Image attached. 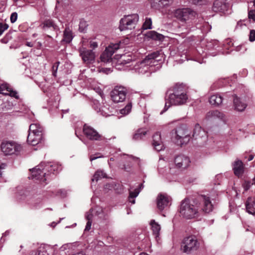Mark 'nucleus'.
<instances>
[{"instance_id": "obj_1", "label": "nucleus", "mask_w": 255, "mask_h": 255, "mask_svg": "<svg viewBox=\"0 0 255 255\" xmlns=\"http://www.w3.org/2000/svg\"><path fill=\"white\" fill-rule=\"evenodd\" d=\"M213 210L210 198L206 195L199 196L195 200L185 199L181 203L180 213L186 219L198 217L201 213H209Z\"/></svg>"}, {"instance_id": "obj_2", "label": "nucleus", "mask_w": 255, "mask_h": 255, "mask_svg": "<svg viewBox=\"0 0 255 255\" xmlns=\"http://www.w3.org/2000/svg\"><path fill=\"white\" fill-rule=\"evenodd\" d=\"M188 100L186 86L183 84H176L173 88V92L169 95L164 107L166 111L171 105L180 106L186 104Z\"/></svg>"}, {"instance_id": "obj_3", "label": "nucleus", "mask_w": 255, "mask_h": 255, "mask_svg": "<svg viewBox=\"0 0 255 255\" xmlns=\"http://www.w3.org/2000/svg\"><path fill=\"white\" fill-rule=\"evenodd\" d=\"M157 56L155 53L149 54L143 60L134 65L133 69L139 74H150L154 71V66L158 64V60L156 59Z\"/></svg>"}, {"instance_id": "obj_4", "label": "nucleus", "mask_w": 255, "mask_h": 255, "mask_svg": "<svg viewBox=\"0 0 255 255\" xmlns=\"http://www.w3.org/2000/svg\"><path fill=\"white\" fill-rule=\"evenodd\" d=\"M44 128L38 122L29 126L27 141L29 144L34 146L40 142L43 139Z\"/></svg>"}, {"instance_id": "obj_5", "label": "nucleus", "mask_w": 255, "mask_h": 255, "mask_svg": "<svg viewBox=\"0 0 255 255\" xmlns=\"http://www.w3.org/2000/svg\"><path fill=\"white\" fill-rule=\"evenodd\" d=\"M139 20L137 14H132L124 16L120 21L119 29L121 31L134 29Z\"/></svg>"}, {"instance_id": "obj_6", "label": "nucleus", "mask_w": 255, "mask_h": 255, "mask_svg": "<svg viewBox=\"0 0 255 255\" xmlns=\"http://www.w3.org/2000/svg\"><path fill=\"white\" fill-rule=\"evenodd\" d=\"M196 15V12L190 8H177L173 12V16L182 22H187L193 19Z\"/></svg>"}, {"instance_id": "obj_7", "label": "nucleus", "mask_w": 255, "mask_h": 255, "mask_svg": "<svg viewBox=\"0 0 255 255\" xmlns=\"http://www.w3.org/2000/svg\"><path fill=\"white\" fill-rule=\"evenodd\" d=\"M31 172V178L32 179L39 180L42 184H46L48 173H47L45 163H41L39 165L30 170Z\"/></svg>"}, {"instance_id": "obj_8", "label": "nucleus", "mask_w": 255, "mask_h": 255, "mask_svg": "<svg viewBox=\"0 0 255 255\" xmlns=\"http://www.w3.org/2000/svg\"><path fill=\"white\" fill-rule=\"evenodd\" d=\"M93 104V108L95 111L99 115L104 117L110 116L114 115L115 113V109L114 108L106 102H103L101 104L98 100H94Z\"/></svg>"}, {"instance_id": "obj_9", "label": "nucleus", "mask_w": 255, "mask_h": 255, "mask_svg": "<svg viewBox=\"0 0 255 255\" xmlns=\"http://www.w3.org/2000/svg\"><path fill=\"white\" fill-rule=\"evenodd\" d=\"M199 247V243L196 237L190 236L185 238L181 244V250L186 254L196 251Z\"/></svg>"}, {"instance_id": "obj_10", "label": "nucleus", "mask_w": 255, "mask_h": 255, "mask_svg": "<svg viewBox=\"0 0 255 255\" xmlns=\"http://www.w3.org/2000/svg\"><path fill=\"white\" fill-rule=\"evenodd\" d=\"M0 147L5 155L16 154L22 149L21 146L14 141H4L1 143Z\"/></svg>"}, {"instance_id": "obj_11", "label": "nucleus", "mask_w": 255, "mask_h": 255, "mask_svg": "<svg viewBox=\"0 0 255 255\" xmlns=\"http://www.w3.org/2000/svg\"><path fill=\"white\" fill-rule=\"evenodd\" d=\"M127 94V89L123 86H116L111 93L112 100L116 103L125 101Z\"/></svg>"}, {"instance_id": "obj_12", "label": "nucleus", "mask_w": 255, "mask_h": 255, "mask_svg": "<svg viewBox=\"0 0 255 255\" xmlns=\"http://www.w3.org/2000/svg\"><path fill=\"white\" fill-rule=\"evenodd\" d=\"M176 138L180 140V144L188 142L190 139V132L186 125H181L176 128Z\"/></svg>"}, {"instance_id": "obj_13", "label": "nucleus", "mask_w": 255, "mask_h": 255, "mask_svg": "<svg viewBox=\"0 0 255 255\" xmlns=\"http://www.w3.org/2000/svg\"><path fill=\"white\" fill-rule=\"evenodd\" d=\"M206 118L208 121L215 123L220 122L225 123L227 120L226 115L218 110L209 111L206 114Z\"/></svg>"}, {"instance_id": "obj_14", "label": "nucleus", "mask_w": 255, "mask_h": 255, "mask_svg": "<svg viewBox=\"0 0 255 255\" xmlns=\"http://www.w3.org/2000/svg\"><path fill=\"white\" fill-rule=\"evenodd\" d=\"M230 5L227 0H216L213 5L212 10L221 14L228 13Z\"/></svg>"}, {"instance_id": "obj_15", "label": "nucleus", "mask_w": 255, "mask_h": 255, "mask_svg": "<svg viewBox=\"0 0 255 255\" xmlns=\"http://www.w3.org/2000/svg\"><path fill=\"white\" fill-rule=\"evenodd\" d=\"M67 250H68L69 255H85L78 243L66 244L63 245L60 248V250L62 251Z\"/></svg>"}, {"instance_id": "obj_16", "label": "nucleus", "mask_w": 255, "mask_h": 255, "mask_svg": "<svg viewBox=\"0 0 255 255\" xmlns=\"http://www.w3.org/2000/svg\"><path fill=\"white\" fill-rule=\"evenodd\" d=\"M79 51L80 56L85 64H92L95 62V54L92 50L87 49L82 46L79 48Z\"/></svg>"}, {"instance_id": "obj_17", "label": "nucleus", "mask_w": 255, "mask_h": 255, "mask_svg": "<svg viewBox=\"0 0 255 255\" xmlns=\"http://www.w3.org/2000/svg\"><path fill=\"white\" fill-rule=\"evenodd\" d=\"M192 136L195 139L198 140L201 144L205 143L208 138L207 132L199 124L195 125Z\"/></svg>"}, {"instance_id": "obj_18", "label": "nucleus", "mask_w": 255, "mask_h": 255, "mask_svg": "<svg viewBox=\"0 0 255 255\" xmlns=\"http://www.w3.org/2000/svg\"><path fill=\"white\" fill-rule=\"evenodd\" d=\"M120 48L119 43L111 44L106 47L104 52L101 55V60L104 62H109L115 51Z\"/></svg>"}, {"instance_id": "obj_19", "label": "nucleus", "mask_w": 255, "mask_h": 255, "mask_svg": "<svg viewBox=\"0 0 255 255\" xmlns=\"http://www.w3.org/2000/svg\"><path fill=\"white\" fill-rule=\"evenodd\" d=\"M83 132L86 137L91 140H100L102 136L97 130L92 127L85 125L83 127Z\"/></svg>"}, {"instance_id": "obj_20", "label": "nucleus", "mask_w": 255, "mask_h": 255, "mask_svg": "<svg viewBox=\"0 0 255 255\" xmlns=\"http://www.w3.org/2000/svg\"><path fill=\"white\" fill-rule=\"evenodd\" d=\"M189 158L183 154L176 156L174 159V164L178 169L183 170L189 166L190 163Z\"/></svg>"}, {"instance_id": "obj_21", "label": "nucleus", "mask_w": 255, "mask_h": 255, "mask_svg": "<svg viewBox=\"0 0 255 255\" xmlns=\"http://www.w3.org/2000/svg\"><path fill=\"white\" fill-rule=\"evenodd\" d=\"M171 199L165 194H159L157 198V208L160 211L163 210L170 204Z\"/></svg>"}, {"instance_id": "obj_22", "label": "nucleus", "mask_w": 255, "mask_h": 255, "mask_svg": "<svg viewBox=\"0 0 255 255\" xmlns=\"http://www.w3.org/2000/svg\"><path fill=\"white\" fill-rule=\"evenodd\" d=\"M0 93L5 95H9L16 99L18 98L17 92L13 91L7 84H2L0 86Z\"/></svg>"}, {"instance_id": "obj_23", "label": "nucleus", "mask_w": 255, "mask_h": 255, "mask_svg": "<svg viewBox=\"0 0 255 255\" xmlns=\"http://www.w3.org/2000/svg\"><path fill=\"white\" fill-rule=\"evenodd\" d=\"M152 138V145L154 149L157 151L163 150L164 145L161 140L160 134L158 132L156 133L153 135Z\"/></svg>"}, {"instance_id": "obj_24", "label": "nucleus", "mask_w": 255, "mask_h": 255, "mask_svg": "<svg viewBox=\"0 0 255 255\" xmlns=\"http://www.w3.org/2000/svg\"><path fill=\"white\" fill-rule=\"evenodd\" d=\"M233 169L234 174L238 177L242 176L244 172V165L243 162L239 159L236 160L233 163Z\"/></svg>"}, {"instance_id": "obj_25", "label": "nucleus", "mask_w": 255, "mask_h": 255, "mask_svg": "<svg viewBox=\"0 0 255 255\" xmlns=\"http://www.w3.org/2000/svg\"><path fill=\"white\" fill-rule=\"evenodd\" d=\"M153 7H165L171 5L174 0H148Z\"/></svg>"}, {"instance_id": "obj_26", "label": "nucleus", "mask_w": 255, "mask_h": 255, "mask_svg": "<svg viewBox=\"0 0 255 255\" xmlns=\"http://www.w3.org/2000/svg\"><path fill=\"white\" fill-rule=\"evenodd\" d=\"M247 211L250 214H255V198L249 197L246 203Z\"/></svg>"}, {"instance_id": "obj_27", "label": "nucleus", "mask_w": 255, "mask_h": 255, "mask_svg": "<svg viewBox=\"0 0 255 255\" xmlns=\"http://www.w3.org/2000/svg\"><path fill=\"white\" fill-rule=\"evenodd\" d=\"M150 225L151 226L153 235L157 241L159 239L160 231L161 230L160 225L155 221L154 220H151L150 222Z\"/></svg>"}, {"instance_id": "obj_28", "label": "nucleus", "mask_w": 255, "mask_h": 255, "mask_svg": "<svg viewBox=\"0 0 255 255\" xmlns=\"http://www.w3.org/2000/svg\"><path fill=\"white\" fill-rule=\"evenodd\" d=\"M118 64L127 65L126 67H128L133 65L131 56L129 55H123L121 56V58L118 61Z\"/></svg>"}, {"instance_id": "obj_29", "label": "nucleus", "mask_w": 255, "mask_h": 255, "mask_svg": "<svg viewBox=\"0 0 255 255\" xmlns=\"http://www.w3.org/2000/svg\"><path fill=\"white\" fill-rule=\"evenodd\" d=\"M45 166L48 175L51 173L54 174V172H57L61 169V166L56 163H45Z\"/></svg>"}, {"instance_id": "obj_30", "label": "nucleus", "mask_w": 255, "mask_h": 255, "mask_svg": "<svg viewBox=\"0 0 255 255\" xmlns=\"http://www.w3.org/2000/svg\"><path fill=\"white\" fill-rule=\"evenodd\" d=\"M40 26L44 30H47L48 29H52L53 30L58 29V26L54 23L51 19H48L45 20L41 25Z\"/></svg>"}, {"instance_id": "obj_31", "label": "nucleus", "mask_w": 255, "mask_h": 255, "mask_svg": "<svg viewBox=\"0 0 255 255\" xmlns=\"http://www.w3.org/2000/svg\"><path fill=\"white\" fill-rule=\"evenodd\" d=\"M234 105L235 109L240 112L244 111L247 107V104L237 97L234 98Z\"/></svg>"}, {"instance_id": "obj_32", "label": "nucleus", "mask_w": 255, "mask_h": 255, "mask_svg": "<svg viewBox=\"0 0 255 255\" xmlns=\"http://www.w3.org/2000/svg\"><path fill=\"white\" fill-rule=\"evenodd\" d=\"M209 101L211 105L219 106L223 102V97L220 95H213L210 97Z\"/></svg>"}, {"instance_id": "obj_33", "label": "nucleus", "mask_w": 255, "mask_h": 255, "mask_svg": "<svg viewBox=\"0 0 255 255\" xmlns=\"http://www.w3.org/2000/svg\"><path fill=\"white\" fill-rule=\"evenodd\" d=\"M73 38V35L72 30L67 27L64 31L63 38L62 40L66 43H70Z\"/></svg>"}, {"instance_id": "obj_34", "label": "nucleus", "mask_w": 255, "mask_h": 255, "mask_svg": "<svg viewBox=\"0 0 255 255\" xmlns=\"http://www.w3.org/2000/svg\"><path fill=\"white\" fill-rule=\"evenodd\" d=\"M147 130L145 128H139L137 129L133 135V139L135 140L142 139L147 134Z\"/></svg>"}, {"instance_id": "obj_35", "label": "nucleus", "mask_w": 255, "mask_h": 255, "mask_svg": "<svg viewBox=\"0 0 255 255\" xmlns=\"http://www.w3.org/2000/svg\"><path fill=\"white\" fill-rule=\"evenodd\" d=\"M147 36L148 37L152 39L159 41L163 40L164 37L162 34H159L155 31H150L148 32L147 34Z\"/></svg>"}, {"instance_id": "obj_36", "label": "nucleus", "mask_w": 255, "mask_h": 255, "mask_svg": "<svg viewBox=\"0 0 255 255\" xmlns=\"http://www.w3.org/2000/svg\"><path fill=\"white\" fill-rule=\"evenodd\" d=\"M106 174L102 170H98L94 174L92 181H97L100 179L105 177Z\"/></svg>"}, {"instance_id": "obj_37", "label": "nucleus", "mask_w": 255, "mask_h": 255, "mask_svg": "<svg viewBox=\"0 0 255 255\" xmlns=\"http://www.w3.org/2000/svg\"><path fill=\"white\" fill-rule=\"evenodd\" d=\"M143 188V185L140 184L139 185V188L135 189L134 191L129 192V198H134L136 197L141 189Z\"/></svg>"}, {"instance_id": "obj_38", "label": "nucleus", "mask_w": 255, "mask_h": 255, "mask_svg": "<svg viewBox=\"0 0 255 255\" xmlns=\"http://www.w3.org/2000/svg\"><path fill=\"white\" fill-rule=\"evenodd\" d=\"M131 107V104L130 103H128L124 108L121 109L120 111V112L122 115L124 116L127 115L130 112Z\"/></svg>"}, {"instance_id": "obj_39", "label": "nucleus", "mask_w": 255, "mask_h": 255, "mask_svg": "<svg viewBox=\"0 0 255 255\" xmlns=\"http://www.w3.org/2000/svg\"><path fill=\"white\" fill-rule=\"evenodd\" d=\"M142 28L143 29H148L152 28V21L150 18L146 17L142 25Z\"/></svg>"}, {"instance_id": "obj_40", "label": "nucleus", "mask_w": 255, "mask_h": 255, "mask_svg": "<svg viewBox=\"0 0 255 255\" xmlns=\"http://www.w3.org/2000/svg\"><path fill=\"white\" fill-rule=\"evenodd\" d=\"M248 17L250 20L255 21V8L254 9L249 10Z\"/></svg>"}, {"instance_id": "obj_41", "label": "nucleus", "mask_w": 255, "mask_h": 255, "mask_svg": "<svg viewBox=\"0 0 255 255\" xmlns=\"http://www.w3.org/2000/svg\"><path fill=\"white\" fill-rule=\"evenodd\" d=\"M125 158L127 160V161L129 162H137L139 160L138 158L133 157L131 155H127Z\"/></svg>"}, {"instance_id": "obj_42", "label": "nucleus", "mask_w": 255, "mask_h": 255, "mask_svg": "<svg viewBox=\"0 0 255 255\" xmlns=\"http://www.w3.org/2000/svg\"><path fill=\"white\" fill-rule=\"evenodd\" d=\"M249 40L251 42L255 41V30L252 29L250 30L249 34Z\"/></svg>"}, {"instance_id": "obj_43", "label": "nucleus", "mask_w": 255, "mask_h": 255, "mask_svg": "<svg viewBox=\"0 0 255 255\" xmlns=\"http://www.w3.org/2000/svg\"><path fill=\"white\" fill-rule=\"evenodd\" d=\"M93 210L92 209H90L89 211L86 213V218L87 221H92L93 214L92 212Z\"/></svg>"}, {"instance_id": "obj_44", "label": "nucleus", "mask_w": 255, "mask_h": 255, "mask_svg": "<svg viewBox=\"0 0 255 255\" xmlns=\"http://www.w3.org/2000/svg\"><path fill=\"white\" fill-rule=\"evenodd\" d=\"M59 64H60L59 62H57L53 65L52 73H53V75L54 76H56V74L57 71Z\"/></svg>"}, {"instance_id": "obj_45", "label": "nucleus", "mask_w": 255, "mask_h": 255, "mask_svg": "<svg viewBox=\"0 0 255 255\" xmlns=\"http://www.w3.org/2000/svg\"><path fill=\"white\" fill-rule=\"evenodd\" d=\"M86 22L84 20H81L79 23V29L81 32L84 31L86 27Z\"/></svg>"}, {"instance_id": "obj_46", "label": "nucleus", "mask_w": 255, "mask_h": 255, "mask_svg": "<svg viewBox=\"0 0 255 255\" xmlns=\"http://www.w3.org/2000/svg\"><path fill=\"white\" fill-rule=\"evenodd\" d=\"M10 19L11 23H14L17 19V13L16 12H12L11 14Z\"/></svg>"}, {"instance_id": "obj_47", "label": "nucleus", "mask_w": 255, "mask_h": 255, "mask_svg": "<svg viewBox=\"0 0 255 255\" xmlns=\"http://www.w3.org/2000/svg\"><path fill=\"white\" fill-rule=\"evenodd\" d=\"M8 25L6 24L0 23V36L2 34L3 31L7 29Z\"/></svg>"}, {"instance_id": "obj_48", "label": "nucleus", "mask_w": 255, "mask_h": 255, "mask_svg": "<svg viewBox=\"0 0 255 255\" xmlns=\"http://www.w3.org/2000/svg\"><path fill=\"white\" fill-rule=\"evenodd\" d=\"M254 183V182L253 183H251V182H250V181H246V182H245V183L244 184V188L247 190L249 189L250 188L251 186L252 185H253Z\"/></svg>"}, {"instance_id": "obj_49", "label": "nucleus", "mask_w": 255, "mask_h": 255, "mask_svg": "<svg viewBox=\"0 0 255 255\" xmlns=\"http://www.w3.org/2000/svg\"><path fill=\"white\" fill-rule=\"evenodd\" d=\"M204 0H189V1L195 4H201Z\"/></svg>"}, {"instance_id": "obj_50", "label": "nucleus", "mask_w": 255, "mask_h": 255, "mask_svg": "<svg viewBox=\"0 0 255 255\" xmlns=\"http://www.w3.org/2000/svg\"><path fill=\"white\" fill-rule=\"evenodd\" d=\"M4 105H5V106L4 107L6 110L11 109L12 107L13 106V104L9 102H7V103H5Z\"/></svg>"}, {"instance_id": "obj_51", "label": "nucleus", "mask_w": 255, "mask_h": 255, "mask_svg": "<svg viewBox=\"0 0 255 255\" xmlns=\"http://www.w3.org/2000/svg\"><path fill=\"white\" fill-rule=\"evenodd\" d=\"M102 156L100 155V153H97L95 155H92L90 156V160L92 161L94 160H95L98 158L102 157Z\"/></svg>"}, {"instance_id": "obj_52", "label": "nucleus", "mask_w": 255, "mask_h": 255, "mask_svg": "<svg viewBox=\"0 0 255 255\" xmlns=\"http://www.w3.org/2000/svg\"><path fill=\"white\" fill-rule=\"evenodd\" d=\"M90 44V48H91L93 49H95L96 48H97L98 47V43L96 41H91Z\"/></svg>"}, {"instance_id": "obj_53", "label": "nucleus", "mask_w": 255, "mask_h": 255, "mask_svg": "<svg viewBox=\"0 0 255 255\" xmlns=\"http://www.w3.org/2000/svg\"><path fill=\"white\" fill-rule=\"evenodd\" d=\"M91 225H92V221H88L86 226V227H85V231H89L90 229H91Z\"/></svg>"}, {"instance_id": "obj_54", "label": "nucleus", "mask_w": 255, "mask_h": 255, "mask_svg": "<svg viewBox=\"0 0 255 255\" xmlns=\"http://www.w3.org/2000/svg\"><path fill=\"white\" fill-rule=\"evenodd\" d=\"M5 164H2L1 165H0V177H1V174H2V172H1V169H3L5 168Z\"/></svg>"}, {"instance_id": "obj_55", "label": "nucleus", "mask_w": 255, "mask_h": 255, "mask_svg": "<svg viewBox=\"0 0 255 255\" xmlns=\"http://www.w3.org/2000/svg\"><path fill=\"white\" fill-rule=\"evenodd\" d=\"M113 184H108L105 185V188L109 189H111L113 188Z\"/></svg>"}, {"instance_id": "obj_56", "label": "nucleus", "mask_w": 255, "mask_h": 255, "mask_svg": "<svg viewBox=\"0 0 255 255\" xmlns=\"http://www.w3.org/2000/svg\"><path fill=\"white\" fill-rule=\"evenodd\" d=\"M25 45L29 47L33 46V44L31 42H26Z\"/></svg>"}, {"instance_id": "obj_57", "label": "nucleus", "mask_w": 255, "mask_h": 255, "mask_svg": "<svg viewBox=\"0 0 255 255\" xmlns=\"http://www.w3.org/2000/svg\"><path fill=\"white\" fill-rule=\"evenodd\" d=\"M254 157V156L253 155H250L249 157V158L248 159V161H251V160H252L253 159Z\"/></svg>"}, {"instance_id": "obj_58", "label": "nucleus", "mask_w": 255, "mask_h": 255, "mask_svg": "<svg viewBox=\"0 0 255 255\" xmlns=\"http://www.w3.org/2000/svg\"><path fill=\"white\" fill-rule=\"evenodd\" d=\"M98 93L99 94V95L101 96V97H102V96L103 95V92L101 91V90H98Z\"/></svg>"}, {"instance_id": "obj_59", "label": "nucleus", "mask_w": 255, "mask_h": 255, "mask_svg": "<svg viewBox=\"0 0 255 255\" xmlns=\"http://www.w3.org/2000/svg\"><path fill=\"white\" fill-rule=\"evenodd\" d=\"M125 170L128 171V169H129V167H127L126 165H124V167H123Z\"/></svg>"}, {"instance_id": "obj_60", "label": "nucleus", "mask_w": 255, "mask_h": 255, "mask_svg": "<svg viewBox=\"0 0 255 255\" xmlns=\"http://www.w3.org/2000/svg\"><path fill=\"white\" fill-rule=\"evenodd\" d=\"M132 200H130V202L132 204H133L135 203V200L134 199V198H132Z\"/></svg>"}, {"instance_id": "obj_61", "label": "nucleus", "mask_w": 255, "mask_h": 255, "mask_svg": "<svg viewBox=\"0 0 255 255\" xmlns=\"http://www.w3.org/2000/svg\"><path fill=\"white\" fill-rule=\"evenodd\" d=\"M140 255H148L145 253H142L140 254Z\"/></svg>"}, {"instance_id": "obj_62", "label": "nucleus", "mask_w": 255, "mask_h": 255, "mask_svg": "<svg viewBox=\"0 0 255 255\" xmlns=\"http://www.w3.org/2000/svg\"><path fill=\"white\" fill-rule=\"evenodd\" d=\"M253 5H254V6L255 7V0H253Z\"/></svg>"}, {"instance_id": "obj_63", "label": "nucleus", "mask_w": 255, "mask_h": 255, "mask_svg": "<svg viewBox=\"0 0 255 255\" xmlns=\"http://www.w3.org/2000/svg\"><path fill=\"white\" fill-rule=\"evenodd\" d=\"M35 255H41V253H38L37 254H36Z\"/></svg>"}, {"instance_id": "obj_64", "label": "nucleus", "mask_w": 255, "mask_h": 255, "mask_svg": "<svg viewBox=\"0 0 255 255\" xmlns=\"http://www.w3.org/2000/svg\"><path fill=\"white\" fill-rule=\"evenodd\" d=\"M110 160V161H114V158L111 157Z\"/></svg>"}]
</instances>
